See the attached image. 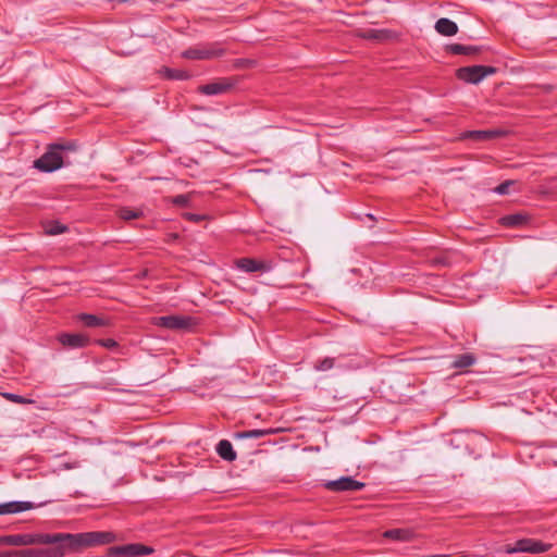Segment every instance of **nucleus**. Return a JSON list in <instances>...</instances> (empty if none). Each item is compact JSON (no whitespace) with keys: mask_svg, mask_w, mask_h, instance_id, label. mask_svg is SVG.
<instances>
[{"mask_svg":"<svg viewBox=\"0 0 557 557\" xmlns=\"http://www.w3.org/2000/svg\"><path fill=\"white\" fill-rule=\"evenodd\" d=\"M335 364V358L325 357L322 360H319L314 363V369L317 371H327L331 370Z\"/></svg>","mask_w":557,"mask_h":557,"instance_id":"a878e982","label":"nucleus"},{"mask_svg":"<svg viewBox=\"0 0 557 557\" xmlns=\"http://www.w3.org/2000/svg\"><path fill=\"white\" fill-rule=\"evenodd\" d=\"M5 515L18 513L35 508V504L30 502H9L4 503Z\"/></svg>","mask_w":557,"mask_h":557,"instance_id":"6ab92c4d","label":"nucleus"},{"mask_svg":"<svg viewBox=\"0 0 557 557\" xmlns=\"http://www.w3.org/2000/svg\"><path fill=\"white\" fill-rule=\"evenodd\" d=\"M527 216L521 213L507 214L500 218L499 222L506 227H518L527 223Z\"/></svg>","mask_w":557,"mask_h":557,"instance_id":"412c9836","label":"nucleus"},{"mask_svg":"<svg viewBox=\"0 0 557 557\" xmlns=\"http://www.w3.org/2000/svg\"><path fill=\"white\" fill-rule=\"evenodd\" d=\"M154 552L151 546L141 543H131L121 546H111L107 549L108 557H138L150 555Z\"/></svg>","mask_w":557,"mask_h":557,"instance_id":"423d86ee","label":"nucleus"},{"mask_svg":"<svg viewBox=\"0 0 557 557\" xmlns=\"http://www.w3.org/2000/svg\"><path fill=\"white\" fill-rule=\"evenodd\" d=\"M153 324L168 330L182 331L193 327L195 325V319L189 315H162L153 318Z\"/></svg>","mask_w":557,"mask_h":557,"instance_id":"39448f33","label":"nucleus"},{"mask_svg":"<svg viewBox=\"0 0 557 557\" xmlns=\"http://www.w3.org/2000/svg\"><path fill=\"white\" fill-rule=\"evenodd\" d=\"M66 230V226L64 225H58L55 228L51 230V234H61Z\"/></svg>","mask_w":557,"mask_h":557,"instance_id":"72a5a7b5","label":"nucleus"},{"mask_svg":"<svg viewBox=\"0 0 557 557\" xmlns=\"http://www.w3.org/2000/svg\"><path fill=\"white\" fill-rule=\"evenodd\" d=\"M236 77H222L214 82L200 85L198 92L206 96L222 95L231 91L237 84Z\"/></svg>","mask_w":557,"mask_h":557,"instance_id":"6e6552de","label":"nucleus"},{"mask_svg":"<svg viewBox=\"0 0 557 557\" xmlns=\"http://www.w3.org/2000/svg\"><path fill=\"white\" fill-rule=\"evenodd\" d=\"M159 73L166 79L185 81L190 77V74L187 71L171 69L168 66H162Z\"/></svg>","mask_w":557,"mask_h":557,"instance_id":"aec40b11","label":"nucleus"},{"mask_svg":"<svg viewBox=\"0 0 557 557\" xmlns=\"http://www.w3.org/2000/svg\"><path fill=\"white\" fill-rule=\"evenodd\" d=\"M194 193L176 195L171 198L170 202L176 207H189Z\"/></svg>","mask_w":557,"mask_h":557,"instance_id":"b1692460","label":"nucleus"},{"mask_svg":"<svg viewBox=\"0 0 557 557\" xmlns=\"http://www.w3.org/2000/svg\"><path fill=\"white\" fill-rule=\"evenodd\" d=\"M97 343L108 349H113L119 346L117 342L113 338L98 339Z\"/></svg>","mask_w":557,"mask_h":557,"instance_id":"c756f323","label":"nucleus"},{"mask_svg":"<svg viewBox=\"0 0 557 557\" xmlns=\"http://www.w3.org/2000/svg\"><path fill=\"white\" fill-rule=\"evenodd\" d=\"M115 384H117V382H115V381H113V380H112L111 382H108V383H107V385H115Z\"/></svg>","mask_w":557,"mask_h":557,"instance_id":"e433bc0d","label":"nucleus"},{"mask_svg":"<svg viewBox=\"0 0 557 557\" xmlns=\"http://www.w3.org/2000/svg\"><path fill=\"white\" fill-rule=\"evenodd\" d=\"M0 557H17V550H7L0 553Z\"/></svg>","mask_w":557,"mask_h":557,"instance_id":"473e14b6","label":"nucleus"},{"mask_svg":"<svg viewBox=\"0 0 557 557\" xmlns=\"http://www.w3.org/2000/svg\"><path fill=\"white\" fill-rule=\"evenodd\" d=\"M141 215H143L141 211L134 210V209L126 208V207L121 208L119 210V216L122 220H125V221H131V220L139 219Z\"/></svg>","mask_w":557,"mask_h":557,"instance_id":"393cba45","label":"nucleus"},{"mask_svg":"<svg viewBox=\"0 0 557 557\" xmlns=\"http://www.w3.org/2000/svg\"><path fill=\"white\" fill-rule=\"evenodd\" d=\"M78 146L74 140H64L49 144L45 153L34 161V168L44 173L54 172L67 162L64 158L69 152H75Z\"/></svg>","mask_w":557,"mask_h":557,"instance_id":"f03ea898","label":"nucleus"},{"mask_svg":"<svg viewBox=\"0 0 557 557\" xmlns=\"http://www.w3.org/2000/svg\"><path fill=\"white\" fill-rule=\"evenodd\" d=\"M225 50L215 46L193 47L185 50L182 57L188 60H209L222 57Z\"/></svg>","mask_w":557,"mask_h":557,"instance_id":"1a4fd4ad","label":"nucleus"},{"mask_svg":"<svg viewBox=\"0 0 557 557\" xmlns=\"http://www.w3.org/2000/svg\"><path fill=\"white\" fill-rule=\"evenodd\" d=\"M272 433H273V430H271V429H268V430L256 429V430L236 432V433H234V438H237V440L261 438V437L272 434Z\"/></svg>","mask_w":557,"mask_h":557,"instance_id":"5701e85b","label":"nucleus"},{"mask_svg":"<svg viewBox=\"0 0 557 557\" xmlns=\"http://www.w3.org/2000/svg\"><path fill=\"white\" fill-rule=\"evenodd\" d=\"M184 218L191 222H200L205 220V215L196 214V213H185Z\"/></svg>","mask_w":557,"mask_h":557,"instance_id":"2f4dec72","label":"nucleus"},{"mask_svg":"<svg viewBox=\"0 0 557 557\" xmlns=\"http://www.w3.org/2000/svg\"><path fill=\"white\" fill-rule=\"evenodd\" d=\"M431 263L433 265L448 267L450 265V260L446 253H442L440 256L432 258Z\"/></svg>","mask_w":557,"mask_h":557,"instance_id":"c85d7f7f","label":"nucleus"},{"mask_svg":"<svg viewBox=\"0 0 557 557\" xmlns=\"http://www.w3.org/2000/svg\"><path fill=\"white\" fill-rule=\"evenodd\" d=\"M513 184L512 181H505L503 182L502 184H499L496 188H495V191L499 195H505L508 193L509 190V187Z\"/></svg>","mask_w":557,"mask_h":557,"instance_id":"7c9ffc66","label":"nucleus"},{"mask_svg":"<svg viewBox=\"0 0 557 557\" xmlns=\"http://www.w3.org/2000/svg\"><path fill=\"white\" fill-rule=\"evenodd\" d=\"M435 30L443 36H454L458 33V25L447 17H441L435 23Z\"/></svg>","mask_w":557,"mask_h":557,"instance_id":"dca6fc26","label":"nucleus"},{"mask_svg":"<svg viewBox=\"0 0 557 557\" xmlns=\"http://www.w3.org/2000/svg\"><path fill=\"white\" fill-rule=\"evenodd\" d=\"M4 504H0V515H5Z\"/></svg>","mask_w":557,"mask_h":557,"instance_id":"c9c22d12","label":"nucleus"},{"mask_svg":"<svg viewBox=\"0 0 557 557\" xmlns=\"http://www.w3.org/2000/svg\"><path fill=\"white\" fill-rule=\"evenodd\" d=\"M497 73V69L490 65L461 66L456 70V77L467 84H479L486 76Z\"/></svg>","mask_w":557,"mask_h":557,"instance_id":"20e7f679","label":"nucleus"},{"mask_svg":"<svg viewBox=\"0 0 557 557\" xmlns=\"http://www.w3.org/2000/svg\"><path fill=\"white\" fill-rule=\"evenodd\" d=\"M476 361V358L471 352H466L462 355H458L455 357V360L453 362V368L456 369H466L474 364Z\"/></svg>","mask_w":557,"mask_h":557,"instance_id":"4be33fe9","label":"nucleus"},{"mask_svg":"<svg viewBox=\"0 0 557 557\" xmlns=\"http://www.w3.org/2000/svg\"><path fill=\"white\" fill-rule=\"evenodd\" d=\"M504 135H505V132L500 131V129L467 131L462 134V138L472 139L474 141H486V140L502 137Z\"/></svg>","mask_w":557,"mask_h":557,"instance_id":"2eb2a0df","label":"nucleus"},{"mask_svg":"<svg viewBox=\"0 0 557 557\" xmlns=\"http://www.w3.org/2000/svg\"><path fill=\"white\" fill-rule=\"evenodd\" d=\"M323 486L331 492H351L363 490L366 484L351 476H341L337 480L326 481Z\"/></svg>","mask_w":557,"mask_h":557,"instance_id":"9d476101","label":"nucleus"},{"mask_svg":"<svg viewBox=\"0 0 557 557\" xmlns=\"http://www.w3.org/2000/svg\"><path fill=\"white\" fill-rule=\"evenodd\" d=\"M552 547V544L544 543L540 540L534 539H521L518 540L513 545H507L506 552L509 554L512 553H530V554H541L548 552Z\"/></svg>","mask_w":557,"mask_h":557,"instance_id":"0eeeda50","label":"nucleus"},{"mask_svg":"<svg viewBox=\"0 0 557 557\" xmlns=\"http://www.w3.org/2000/svg\"><path fill=\"white\" fill-rule=\"evenodd\" d=\"M383 537L395 542H412L417 534L413 529L398 528L384 531Z\"/></svg>","mask_w":557,"mask_h":557,"instance_id":"4468645a","label":"nucleus"},{"mask_svg":"<svg viewBox=\"0 0 557 557\" xmlns=\"http://www.w3.org/2000/svg\"><path fill=\"white\" fill-rule=\"evenodd\" d=\"M78 319L87 327H99L108 325V321L104 318L96 314L81 313Z\"/></svg>","mask_w":557,"mask_h":557,"instance_id":"a211bd4d","label":"nucleus"},{"mask_svg":"<svg viewBox=\"0 0 557 557\" xmlns=\"http://www.w3.org/2000/svg\"><path fill=\"white\" fill-rule=\"evenodd\" d=\"M58 341L66 348H83L90 344V338L85 334L61 333Z\"/></svg>","mask_w":557,"mask_h":557,"instance_id":"ddd939ff","label":"nucleus"},{"mask_svg":"<svg viewBox=\"0 0 557 557\" xmlns=\"http://www.w3.org/2000/svg\"><path fill=\"white\" fill-rule=\"evenodd\" d=\"M58 537L53 543H40L45 548L18 549L17 557H63L67 553L79 552L84 548L113 543L116 535L109 531H92L84 533H49Z\"/></svg>","mask_w":557,"mask_h":557,"instance_id":"f257e3e1","label":"nucleus"},{"mask_svg":"<svg viewBox=\"0 0 557 557\" xmlns=\"http://www.w3.org/2000/svg\"><path fill=\"white\" fill-rule=\"evenodd\" d=\"M3 397L12 403H15V404H33V403H35L33 399H29V398H26V397H23L21 395L13 394V393H4Z\"/></svg>","mask_w":557,"mask_h":557,"instance_id":"bb28decb","label":"nucleus"},{"mask_svg":"<svg viewBox=\"0 0 557 557\" xmlns=\"http://www.w3.org/2000/svg\"><path fill=\"white\" fill-rule=\"evenodd\" d=\"M55 541H58V537L49 536V533L0 535V545L9 546L36 545L37 543H53Z\"/></svg>","mask_w":557,"mask_h":557,"instance_id":"7ed1b4c3","label":"nucleus"},{"mask_svg":"<svg viewBox=\"0 0 557 557\" xmlns=\"http://www.w3.org/2000/svg\"><path fill=\"white\" fill-rule=\"evenodd\" d=\"M363 37L367 39L383 40L386 38V34L385 30L369 29L363 34Z\"/></svg>","mask_w":557,"mask_h":557,"instance_id":"cd10ccee","label":"nucleus"},{"mask_svg":"<svg viewBox=\"0 0 557 557\" xmlns=\"http://www.w3.org/2000/svg\"><path fill=\"white\" fill-rule=\"evenodd\" d=\"M445 52L453 55H467L475 59L484 51L483 46L449 44L445 46Z\"/></svg>","mask_w":557,"mask_h":557,"instance_id":"9b49d317","label":"nucleus"},{"mask_svg":"<svg viewBox=\"0 0 557 557\" xmlns=\"http://www.w3.org/2000/svg\"><path fill=\"white\" fill-rule=\"evenodd\" d=\"M218 455L226 461H234L237 457L235 450L233 449V445L227 440H221L216 445Z\"/></svg>","mask_w":557,"mask_h":557,"instance_id":"f3484780","label":"nucleus"},{"mask_svg":"<svg viewBox=\"0 0 557 557\" xmlns=\"http://www.w3.org/2000/svg\"><path fill=\"white\" fill-rule=\"evenodd\" d=\"M75 467H76L75 463L74 465H72V463H64V468L65 469H72V468H75Z\"/></svg>","mask_w":557,"mask_h":557,"instance_id":"f704fd0d","label":"nucleus"},{"mask_svg":"<svg viewBox=\"0 0 557 557\" xmlns=\"http://www.w3.org/2000/svg\"><path fill=\"white\" fill-rule=\"evenodd\" d=\"M237 269L251 273V272H268L271 270V264L267 261L252 259V258H240L235 261Z\"/></svg>","mask_w":557,"mask_h":557,"instance_id":"f8f14e48","label":"nucleus"}]
</instances>
